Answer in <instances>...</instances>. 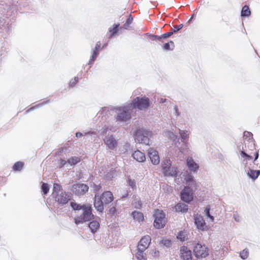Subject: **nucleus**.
Listing matches in <instances>:
<instances>
[{"mask_svg": "<svg viewBox=\"0 0 260 260\" xmlns=\"http://www.w3.org/2000/svg\"><path fill=\"white\" fill-rule=\"evenodd\" d=\"M186 165L190 171L197 172L199 168V165L191 157H188L186 159Z\"/></svg>", "mask_w": 260, "mask_h": 260, "instance_id": "nucleus-13", "label": "nucleus"}, {"mask_svg": "<svg viewBox=\"0 0 260 260\" xmlns=\"http://www.w3.org/2000/svg\"><path fill=\"white\" fill-rule=\"evenodd\" d=\"M148 155L153 165H157L159 164L160 158L158 153L154 148H150L148 150Z\"/></svg>", "mask_w": 260, "mask_h": 260, "instance_id": "nucleus-11", "label": "nucleus"}, {"mask_svg": "<svg viewBox=\"0 0 260 260\" xmlns=\"http://www.w3.org/2000/svg\"><path fill=\"white\" fill-rule=\"evenodd\" d=\"M172 162L169 158H165L161 162V171L163 172L168 167H170Z\"/></svg>", "mask_w": 260, "mask_h": 260, "instance_id": "nucleus-27", "label": "nucleus"}, {"mask_svg": "<svg viewBox=\"0 0 260 260\" xmlns=\"http://www.w3.org/2000/svg\"><path fill=\"white\" fill-rule=\"evenodd\" d=\"M45 104H46V102H45V103H42L41 106H42L43 105Z\"/></svg>", "mask_w": 260, "mask_h": 260, "instance_id": "nucleus-62", "label": "nucleus"}, {"mask_svg": "<svg viewBox=\"0 0 260 260\" xmlns=\"http://www.w3.org/2000/svg\"><path fill=\"white\" fill-rule=\"evenodd\" d=\"M116 113V119L117 121L120 122H126L131 118L132 106L129 105L122 107H116L115 108Z\"/></svg>", "mask_w": 260, "mask_h": 260, "instance_id": "nucleus-3", "label": "nucleus"}, {"mask_svg": "<svg viewBox=\"0 0 260 260\" xmlns=\"http://www.w3.org/2000/svg\"><path fill=\"white\" fill-rule=\"evenodd\" d=\"M190 16L193 17L194 16V13L191 14Z\"/></svg>", "mask_w": 260, "mask_h": 260, "instance_id": "nucleus-61", "label": "nucleus"}, {"mask_svg": "<svg viewBox=\"0 0 260 260\" xmlns=\"http://www.w3.org/2000/svg\"><path fill=\"white\" fill-rule=\"evenodd\" d=\"M244 137L248 138L250 140L251 138H252V134L249 132H245L244 133Z\"/></svg>", "mask_w": 260, "mask_h": 260, "instance_id": "nucleus-43", "label": "nucleus"}, {"mask_svg": "<svg viewBox=\"0 0 260 260\" xmlns=\"http://www.w3.org/2000/svg\"><path fill=\"white\" fill-rule=\"evenodd\" d=\"M52 197L60 204H65L70 200L69 196L61 191V186L57 183L53 184Z\"/></svg>", "mask_w": 260, "mask_h": 260, "instance_id": "nucleus-4", "label": "nucleus"}, {"mask_svg": "<svg viewBox=\"0 0 260 260\" xmlns=\"http://www.w3.org/2000/svg\"><path fill=\"white\" fill-rule=\"evenodd\" d=\"M133 21V17H128L126 19V21L125 24L123 25V27L125 29H127L128 27H129V25L132 23Z\"/></svg>", "mask_w": 260, "mask_h": 260, "instance_id": "nucleus-38", "label": "nucleus"}, {"mask_svg": "<svg viewBox=\"0 0 260 260\" xmlns=\"http://www.w3.org/2000/svg\"><path fill=\"white\" fill-rule=\"evenodd\" d=\"M153 216L155 218L154 221V227L158 229L164 228L166 224L167 218L163 211L159 209L155 210Z\"/></svg>", "mask_w": 260, "mask_h": 260, "instance_id": "nucleus-6", "label": "nucleus"}, {"mask_svg": "<svg viewBox=\"0 0 260 260\" xmlns=\"http://www.w3.org/2000/svg\"><path fill=\"white\" fill-rule=\"evenodd\" d=\"M180 256L183 260H191V251L185 246H182L180 249Z\"/></svg>", "mask_w": 260, "mask_h": 260, "instance_id": "nucleus-15", "label": "nucleus"}, {"mask_svg": "<svg viewBox=\"0 0 260 260\" xmlns=\"http://www.w3.org/2000/svg\"><path fill=\"white\" fill-rule=\"evenodd\" d=\"M152 255L153 256L157 257L159 255V251L158 250H155L153 251Z\"/></svg>", "mask_w": 260, "mask_h": 260, "instance_id": "nucleus-50", "label": "nucleus"}, {"mask_svg": "<svg viewBox=\"0 0 260 260\" xmlns=\"http://www.w3.org/2000/svg\"><path fill=\"white\" fill-rule=\"evenodd\" d=\"M177 239H179L181 241H184L187 239V236L186 232L185 231L180 232L178 233L177 236Z\"/></svg>", "mask_w": 260, "mask_h": 260, "instance_id": "nucleus-30", "label": "nucleus"}, {"mask_svg": "<svg viewBox=\"0 0 260 260\" xmlns=\"http://www.w3.org/2000/svg\"><path fill=\"white\" fill-rule=\"evenodd\" d=\"M193 252L197 258H205L209 255L208 249L205 245L197 243L194 247Z\"/></svg>", "mask_w": 260, "mask_h": 260, "instance_id": "nucleus-8", "label": "nucleus"}, {"mask_svg": "<svg viewBox=\"0 0 260 260\" xmlns=\"http://www.w3.org/2000/svg\"><path fill=\"white\" fill-rule=\"evenodd\" d=\"M179 134L181 138V141L183 143L185 147L180 149V152L183 153L188 149V143L185 140L188 138L189 133L187 131L179 130Z\"/></svg>", "mask_w": 260, "mask_h": 260, "instance_id": "nucleus-17", "label": "nucleus"}, {"mask_svg": "<svg viewBox=\"0 0 260 260\" xmlns=\"http://www.w3.org/2000/svg\"><path fill=\"white\" fill-rule=\"evenodd\" d=\"M192 17H191L190 18V19L188 21V23H191V22L192 21Z\"/></svg>", "mask_w": 260, "mask_h": 260, "instance_id": "nucleus-58", "label": "nucleus"}, {"mask_svg": "<svg viewBox=\"0 0 260 260\" xmlns=\"http://www.w3.org/2000/svg\"><path fill=\"white\" fill-rule=\"evenodd\" d=\"M135 208L140 209L142 206V202L140 200L136 199L133 203Z\"/></svg>", "mask_w": 260, "mask_h": 260, "instance_id": "nucleus-39", "label": "nucleus"}, {"mask_svg": "<svg viewBox=\"0 0 260 260\" xmlns=\"http://www.w3.org/2000/svg\"><path fill=\"white\" fill-rule=\"evenodd\" d=\"M108 111L109 112V113H110L111 112H113V110H108Z\"/></svg>", "mask_w": 260, "mask_h": 260, "instance_id": "nucleus-60", "label": "nucleus"}, {"mask_svg": "<svg viewBox=\"0 0 260 260\" xmlns=\"http://www.w3.org/2000/svg\"><path fill=\"white\" fill-rule=\"evenodd\" d=\"M92 187L94 192H98L101 188V186L100 185L95 184H93Z\"/></svg>", "mask_w": 260, "mask_h": 260, "instance_id": "nucleus-46", "label": "nucleus"}, {"mask_svg": "<svg viewBox=\"0 0 260 260\" xmlns=\"http://www.w3.org/2000/svg\"><path fill=\"white\" fill-rule=\"evenodd\" d=\"M260 174V170H253L251 169L247 172L248 176L252 179H256Z\"/></svg>", "mask_w": 260, "mask_h": 260, "instance_id": "nucleus-23", "label": "nucleus"}, {"mask_svg": "<svg viewBox=\"0 0 260 260\" xmlns=\"http://www.w3.org/2000/svg\"><path fill=\"white\" fill-rule=\"evenodd\" d=\"M205 215L209 218L210 221L213 222L214 220V217L210 215V208L209 207H207L204 211Z\"/></svg>", "mask_w": 260, "mask_h": 260, "instance_id": "nucleus-33", "label": "nucleus"}, {"mask_svg": "<svg viewBox=\"0 0 260 260\" xmlns=\"http://www.w3.org/2000/svg\"><path fill=\"white\" fill-rule=\"evenodd\" d=\"M115 208H112L111 209H110V211L111 212H113V211H115Z\"/></svg>", "mask_w": 260, "mask_h": 260, "instance_id": "nucleus-59", "label": "nucleus"}, {"mask_svg": "<svg viewBox=\"0 0 260 260\" xmlns=\"http://www.w3.org/2000/svg\"><path fill=\"white\" fill-rule=\"evenodd\" d=\"M248 254H249L248 250L247 249H244L240 253V257L243 259H246L248 256Z\"/></svg>", "mask_w": 260, "mask_h": 260, "instance_id": "nucleus-34", "label": "nucleus"}, {"mask_svg": "<svg viewBox=\"0 0 260 260\" xmlns=\"http://www.w3.org/2000/svg\"><path fill=\"white\" fill-rule=\"evenodd\" d=\"M163 48L165 50H170V44L169 43H166L164 47H163Z\"/></svg>", "mask_w": 260, "mask_h": 260, "instance_id": "nucleus-49", "label": "nucleus"}, {"mask_svg": "<svg viewBox=\"0 0 260 260\" xmlns=\"http://www.w3.org/2000/svg\"><path fill=\"white\" fill-rule=\"evenodd\" d=\"M23 165L22 162L20 161L17 162L14 164L13 169L16 171H20L22 168Z\"/></svg>", "mask_w": 260, "mask_h": 260, "instance_id": "nucleus-36", "label": "nucleus"}, {"mask_svg": "<svg viewBox=\"0 0 260 260\" xmlns=\"http://www.w3.org/2000/svg\"><path fill=\"white\" fill-rule=\"evenodd\" d=\"M132 156L134 159H136L138 162H144L146 159L145 154L139 150L135 151Z\"/></svg>", "mask_w": 260, "mask_h": 260, "instance_id": "nucleus-19", "label": "nucleus"}, {"mask_svg": "<svg viewBox=\"0 0 260 260\" xmlns=\"http://www.w3.org/2000/svg\"><path fill=\"white\" fill-rule=\"evenodd\" d=\"M92 134H93V133L92 132H87V133L86 132H84L85 138L86 139H88L89 141L90 140H92V138H91L90 139L89 138L91 136V135Z\"/></svg>", "mask_w": 260, "mask_h": 260, "instance_id": "nucleus-45", "label": "nucleus"}, {"mask_svg": "<svg viewBox=\"0 0 260 260\" xmlns=\"http://www.w3.org/2000/svg\"><path fill=\"white\" fill-rule=\"evenodd\" d=\"M129 106H132V109L133 108H137L141 110H144L149 107V99L145 96L137 97L133 100V103L129 104Z\"/></svg>", "mask_w": 260, "mask_h": 260, "instance_id": "nucleus-7", "label": "nucleus"}, {"mask_svg": "<svg viewBox=\"0 0 260 260\" xmlns=\"http://www.w3.org/2000/svg\"><path fill=\"white\" fill-rule=\"evenodd\" d=\"M170 43H171V44H173V42L172 41H170Z\"/></svg>", "mask_w": 260, "mask_h": 260, "instance_id": "nucleus-64", "label": "nucleus"}, {"mask_svg": "<svg viewBox=\"0 0 260 260\" xmlns=\"http://www.w3.org/2000/svg\"><path fill=\"white\" fill-rule=\"evenodd\" d=\"M40 106V104H38V105H37L36 106H37V107H39Z\"/></svg>", "mask_w": 260, "mask_h": 260, "instance_id": "nucleus-63", "label": "nucleus"}, {"mask_svg": "<svg viewBox=\"0 0 260 260\" xmlns=\"http://www.w3.org/2000/svg\"><path fill=\"white\" fill-rule=\"evenodd\" d=\"M66 164V160H63V159H61L60 160V167H62V166L65 165Z\"/></svg>", "mask_w": 260, "mask_h": 260, "instance_id": "nucleus-52", "label": "nucleus"}, {"mask_svg": "<svg viewBox=\"0 0 260 260\" xmlns=\"http://www.w3.org/2000/svg\"><path fill=\"white\" fill-rule=\"evenodd\" d=\"M127 195H128V192H127L125 193V194L123 195V196H122V198H124L126 197L127 196Z\"/></svg>", "mask_w": 260, "mask_h": 260, "instance_id": "nucleus-57", "label": "nucleus"}, {"mask_svg": "<svg viewBox=\"0 0 260 260\" xmlns=\"http://www.w3.org/2000/svg\"><path fill=\"white\" fill-rule=\"evenodd\" d=\"M241 156L243 157H246V159H250L252 158V156L246 153L244 151H241L240 153Z\"/></svg>", "mask_w": 260, "mask_h": 260, "instance_id": "nucleus-44", "label": "nucleus"}, {"mask_svg": "<svg viewBox=\"0 0 260 260\" xmlns=\"http://www.w3.org/2000/svg\"><path fill=\"white\" fill-rule=\"evenodd\" d=\"M78 82V77H75L74 80H71L70 82L69 85L71 87L74 86L76 83Z\"/></svg>", "mask_w": 260, "mask_h": 260, "instance_id": "nucleus-47", "label": "nucleus"}, {"mask_svg": "<svg viewBox=\"0 0 260 260\" xmlns=\"http://www.w3.org/2000/svg\"><path fill=\"white\" fill-rule=\"evenodd\" d=\"M104 204L102 198L99 195L96 194L95 195L94 197V206L95 208L99 212H102L104 210Z\"/></svg>", "mask_w": 260, "mask_h": 260, "instance_id": "nucleus-16", "label": "nucleus"}, {"mask_svg": "<svg viewBox=\"0 0 260 260\" xmlns=\"http://www.w3.org/2000/svg\"><path fill=\"white\" fill-rule=\"evenodd\" d=\"M166 99L161 98L159 100V102L163 103H165L166 102Z\"/></svg>", "mask_w": 260, "mask_h": 260, "instance_id": "nucleus-54", "label": "nucleus"}, {"mask_svg": "<svg viewBox=\"0 0 260 260\" xmlns=\"http://www.w3.org/2000/svg\"><path fill=\"white\" fill-rule=\"evenodd\" d=\"M183 26V24H181L179 25H176V26H174V28L172 29L173 30V32H177V31L179 30L180 29H181Z\"/></svg>", "mask_w": 260, "mask_h": 260, "instance_id": "nucleus-42", "label": "nucleus"}, {"mask_svg": "<svg viewBox=\"0 0 260 260\" xmlns=\"http://www.w3.org/2000/svg\"><path fill=\"white\" fill-rule=\"evenodd\" d=\"M80 161V159L78 157H72L68 160V162L71 165H74L77 164Z\"/></svg>", "mask_w": 260, "mask_h": 260, "instance_id": "nucleus-31", "label": "nucleus"}, {"mask_svg": "<svg viewBox=\"0 0 260 260\" xmlns=\"http://www.w3.org/2000/svg\"><path fill=\"white\" fill-rule=\"evenodd\" d=\"M162 173L165 176L175 177L177 176L178 171L177 167L172 166L171 164L170 167H168Z\"/></svg>", "mask_w": 260, "mask_h": 260, "instance_id": "nucleus-14", "label": "nucleus"}, {"mask_svg": "<svg viewBox=\"0 0 260 260\" xmlns=\"http://www.w3.org/2000/svg\"><path fill=\"white\" fill-rule=\"evenodd\" d=\"M251 14L250 10L249 8V7L247 5H245L243 7L241 12V16H249Z\"/></svg>", "mask_w": 260, "mask_h": 260, "instance_id": "nucleus-28", "label": "nucleus"}, {"mask_svg": "<svg viewBox=\"0 0 260 260\" xmlns=\"http://www.w3.org/2000/svg\"><path fill=\"white\" fill-rule=\"evenodd\" d=\"M105 143L110 149H114L117 146V142L113 135H108L104 139Z\"/></svg>", "mask_w": 260, "mask_h": 260, "instance_id": "nucleus-12", "label": "nucleus"}, {"mask_svg": "<svg viewBox=\"0 0 260 260\" xmlns=\"http://www.w3.org/2000/svg\"><path fill=\"white\" fill-rule=\"evenodd\" d=\"M119 26V24H114L113 25V27H110L109 28V32L110 33V35L109 36L110 38H112L117 34V32L118 31Z\"/></svg>", "mask_w": 260, "mask_h": 260, "instance_id": "nucleus-24", "label": "nucleus"}, {"mask_svg": "<svg viewBox=\"0 0 260 260\" xmlns=\"http://www.w3.org/2000/svg\"><path fill=\"white\" fill-rule=\"evenodd\" d=\"M42 190L44 194H46L49 190V185L47 183H43L42 185Z\"/></svg>", "mask_w": 260, "mask_h": 260, "instance_id": "nucleus-37", "label": "nucleus"}, {"mask_svg": "<svg viewBox=\"0 0 260 260\" xmlns=\"http://www.w3.org/2000/svg\"><path fill=\"white\" fill-rule=\"evenodd\" d=\"M71 206L74 210H83V214L75 218V223L79 224L85 221L90 220L93 217L91 213V207L90 205H81L75 202H71Z\"/></svg>", "mask_w": 260, "mask_h": 260, "instance_id": "nucleus-2", "label": "nucleus"}, {"mask_svg": "<svg viewBox=\"0 0 260 260\" xmlns=\"http://www.w3.org/2000/svg\"><path fill=\"white\" fill-rule=\"evenodd\" d=\"M195 223L198 229L202 231L204 230L206 228L205 222L201 216L196 217L194 218Z\"/></svg>", "mask_w": 260, "mask_h": 260, "instance_id": "nucleus-20", "label": "nucleus"}, {"mask_svg": "<svg viewBox=\"0 0 260 260\" xmlns=\"http://www.w3.org/2000/svg\"><path fill=\"white\" fill-rule=\"evenodd\" d=\"M76 136L78 137H81L82 136H84V133H80V132H77L76 134Z\"/></svg>", "mask_w": 260, "mask_h": 260, "instance_id": "nucleus-51", "label": "nucleus"}, {"mask_svg": "<svg viewBox=\"0 0 260 260\" xmlns=\"http://www.w3.org/2000/svg\"><path fill=\"white\" fill-rule=\"evenodd\" d=\"M160 243L164 246L169 247L172 245V242L170 240L166 239V238H163L161 241Z\"/></svg>", "mask_w": 260, "mask_h": 260, "instance_id": "nucleus-32", "label": "nucleus"}, {"mask_svg": "<svg viewBox=\"0 0 260 260\" xmlns=\"http://www.w3.org/2000/svg\"><path fill=\"white\" fill-rule=\"evenodd\" d=\"M144 251L145 250L141 251L138 249V251L136 254V256L138 260H145L146 254Z\"/></svg>", "mask_w": 260, "mask_h": 260, "instance_id": "nucleus-29", "label": "nucleus"}, {"mask_svg": "<svg viewBox=\"0 0 260 260\" xmlns=\"http://www.w3.org/2000/svg\"><path fill=\"white\" fill-rule=\"evenodd\" d=\"M173 34V32H168L163 34L161 36H155V37L159 39H161V38H167L171 36H172Z\"/></svg>", "mask_w": 260, "mask_h": 260, "instance_id": "nucleus-41", "label": "nucleus"}, {"mask_svg": "<svg viewBox=\"0 0 260 260\" xmlns=\"http://www.w3.org/2000/svg\"><path fill=\"white\" fill-rule=\"evenodd\" d=\"M174 115L178 117L180 115V112H179V110H178V107L177 106H174Z\"/></svg>", "mask_w": 260, "mask_h": 260, "instance_id": "nucleus-48", "label": "nucleus"}, {"mask_svg": "<svg viewBox=\"0 0 260 260\" xmlns=\"http://www.w3.org/2000/svg\"><path fill=\"white\" fill-rule=\"evenodd\" d=\"M258 157V152L257 151L255 154L254 161L256 160Z\"/></svg>", "mask_w": 260, "mask_h": 260, "instance_id": "nucleus-53", "label": "nucleus"}, {"mask_svg": "<svg viewBox=\"0 0 260 260\" xmlns=\"http://www.w3.org/2000/svg\"><path fill=\"white\" fill-rule=\"evenodd\" d=\"M100 46H101V43L100 42H98L96 43L95 48L93 51V53H92L91 58H90V59L89 61V63H90L92 61H94L95 60L96 58L97 57V56L99 54L98 50L100 47Z\"/></svg>", "mask_w": 260, "mask_h": 260, "instance_id": "nucleus-22", "label": "nucleus"}, {"mask_svg": "<svg viewBox=\"0 0 260 260\" xmlns=\"http://www.w3.org/2000/svg\"><path fill=\"white\" fill-rule=\"evenodd\" d=\"M166 133L167 136L172 141H175L177 139V136L175 134H174L173 132L168 131Z\"/></svg>", "mask_w": 260, "mask_h": 260, "instance_id": "nucleus-35", "label": "nucleus"}, {"mask_svg": "<svg viewBox=\"0 0 260 260\" xmlns=\"http://www.w3.org/2000/svg\"><path fill=\"white\" fill-rule=\"evenodd\" d=\"M175 208L177 212L185 213L188 210V206L184 203H178Z\"/></svg>", "mask_w": 260, "mask_h": 260, "instance_id": "nucleus-21", "label": "nucleus"}, {"mask_svg": "<svg viewBox=\"0 0 260 260\" xmlns=\"http://www.w3.org/2000/svg\"><path fill=\"white\" fill-rule=\"evenodd\" d=\"M152 136V133L148 129L141 128L135 132V141L137 143L149 145L150 138Z\"/></svg>", "mask_w": 260, "mask_h": 260, "instance_id": "nucleus-5", "label": "nucleus"}, {"mask_svg": "<svg viewBox=\"0 0 260 260\" xmlns=\"http://www.w3.org/2000/svg\"><path fill=\"white\" fill-rule=\"evenodd\" d=\"M183 182L185 186L181 192V198L183 201L189 203L193 200V191L197 189L196 182L193 176L188 173H186Z\"/></svg>", "mask_w": 260, "mask_h": 260, "instance_id": "nucleus-1", "label": "nucleus"}, {"mask_svg": "<svg viewBox=\"0 0 260 260\" xmlns=\"http://www.w3.org/2000/svg\"><path fill=\"white\" fill-rule=\"evenodd\" d=\"M100 224L99 223L95 220L92 221L90 222L89 224V228L91 230V231L92 233H94L96 231V230L99 228Z\"/></svg>", "mask_w": 260, "mask_h": 260, "instance_id": "nucleus-25", "label": "nucleus"}, {"mask_svg": "<svg viewBox=\"0 0 260 260\" xmlns=\"http://www.w3.org/2000/svg\"><path fill=\"white\" fill-rule=\"evenodd\" d=\"M151 239L149 235L143 236L138 244V249L140 250H146L151 243Z\"/></svg>", "mask_w": 260, "mask_h": 260, "instance_id": "nucleus-10", "label": "nucleus"}, {"mask_svg": "<svg viewBox=\"0 0 260 260\" xmlns=\"http://www.w3.org/2000/svg\"><path fill=\"white\" fill-rule=\"evenodd\" d=\"M132 215L135 219L139 222L143 220V215L141 212L135 211L132 213Z\"/></svg>", "mask_w": 260, "mask_h": 260, "instance_id": "nucleus-26", "label": "nucleus"}, {"mask_svg": "<svg viewBox=\"0 0 260 260\" xmlns=\"http://www.w3.org/2000/svg\"><path fill=\"white\" fill-rule=\"evenodd\" d=\"M105 204H108L114 200L113 193L110 191L104 192L100 196Z\"/></svg>", "mask_w": 260, "mask_h": 260, "instance_id": "nucleus-18", "label": "nucleus"}, {"mask_svg": "<svg viewBox=\"0 0 260 260\" xmlns=\"http://www.w3.org/2000/svg\"><path fill=\"white\" fill-rule=\"evenodd\" d=\"M88 186L83 183H78L73 185L72 190L73 192L78 196H81L84 194L88 190Z\"/></svg>", "mask_w": 260, "mask_h": 260, "instance_id": "nucleus-9", "label": "nucleus"}, {"mask_svg": "<svg viewBox=\"0 0 260 260\" xmlns=\"http://www.w3.org/2000/svg\"><path fill=\"white\" fill-rule=\"evenodd\" d=\"M234 217L235 220L236 221H239V217L238 216H234Z\"/></svg>", "mask_w": 260, "mask_h": 260, "instance_id": "nucleus-55", "label": "nucleus"}, {"mask_svg": "<svg viewBox=\"0 0 260 260\" xmlns=\"http://www.w3.org/2000/svg\"><path fill=\"white\" fill-rule=\"evenodd\" d=\"M125 16H132V12L129 13L128 12H127V14Z\"/></svg>", "mask_w": 260, "mask_h": 260, "instance_id": "nucleus-56", "label": "nucleus"}, {"mask_svg": "<svg viewBox=\"0 0 260 260\" xmlns=\"http://www.w3.org/2000/svg\"><path fill=\"white\" fill-rule=\"evenodd\" d=\"M128 184L129 186L132 187V189H135L136 188V182L135 180L129 179L128 180Z\"/></svg>", "mask_w": 260, "mask_h": 260, "instance_id": "nucleus-40", "label": "nucleus"}]
</instances>
